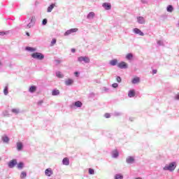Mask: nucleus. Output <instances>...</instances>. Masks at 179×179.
<instances>
[{"label":"nucleus","instance_id":"f257e3e1","mask_svg":"<svg viewBox=\"0 0 179 179\" xmlns=\"http://www.w3.org/2000/svg\"><path fill=\"white\" fill-rule=\"evenodd\" d=\"M177 167V165L176 164V162H171L169 165H166L163 170L164 171H174L176 170V168Z\"/></svg>","mask_w":179,"mask_h":179},{"label":"nucleus","instance_id":"f03ea898","mask_svg":"<svg viewBox=\"0 0 179 179\" xmlns=\"http://www.w3.org/2000/svg\"><path fill=\"white\" fill-rule=\"evenodd\" d=\"M31 57L34 58V59H38V61H43L44 59V55L43 53H40L38 52H34L31 55Z\"/></svg>","mask_w":179,"mask_h":179},{"label":"nucleus","instance_id":"7ed1b4c3","mask_svg":"<svg viewBox=\"0 0 179 179\" xmlns=\"http://www.w3.org/2000/svg\"><path fill=\"white\" fill-rule=\"evenodd\" d=\"M34 21L33 20V17H31L27 21H25V24L24 25V29H31L34 26Z\"/></svg>","mask_w":179,"mask_h":179},{"label":"nucleus","instance_id":"20e7f679","mask_svg":"<svg viewBox=\"0 0 179 179\" xmlns=\"http://www.w3.org/2000/svg\"><path fill=\"white\" fill-rule=\"evenodd\" d=\"M78 62H85V64H89V62H90V59L86 56H81L78 58Z\"/></svg>","mask_w":179,"mask_h":179},{"label":"nucleus","instance_id":"39448f33","mask_svg":"<svg viewBox=\"0 0 179 179\" xmlns=\"http://www.w3.org/2000/svg\"><path fill=\"white\" fill-rule=\"evenodd\" d=\"M117 68H120V69H127L128 68V64L125 62H121L117 64Z\"/></svg>","mask_w":179,"mask_h":179},{"label":"nucleus","instance_id":"423d86ee","mask_svg":"<svg viewBox=\"0 0 179 179\" xmlns=\"http://www.w3.org/2000/svg\"><path fill=\"white\" fill-rule=\"evenodd\" d=\"M126 163L127 164H134L135 163V157L129 156L126 158Z\"/></svg>","mask_w":179,"mask_h":179},{"label":"nucleus","instance_id":"0eeeda50","mask_svg":"<svg viewBox=\"0 0 179 179\" xmlns=\"http://www.w3.org/2000/svg\"><path fill=\"white\" fill-rule=\"evenodd\" d=\"M76 31H78V28L70 29L64 33V36H69L71 34H73V33H76Z\"/></svg>","mask_w":179,"mask_h":179},{"label":"nucleus","instance_id":"6e6552de","mask_svg":"<svg viewBox=\"0 0 179 179\" xmlns=\"http://www.w3.org/2000/svg\"><path fill=\"white\" fill-rule=\"evenodd\" d=\"M16 164H17V160L12 159L11 161H10L8 162V166L9 169H13V167H15V166H16Z\"/></svg>","mask_w":179,"mask_h":179},{"label":"nucleus","instance_id":"1a4fd4ad","mask_svg":"<svg viewBox=\"0 0 179 179\" xmlns=\"http://www.w3.org/2000/svg\"><path fill=\"white\" fill-rule=\"evenodd\" d=\"M73 83H75V80H73V79L72 78H69L67 80H65L64 81V84L66 86H72Z\"/></svg>","mask_w":179,"mask_h":179},{"label":"nucleus","instance_id":"9d476101","mask_svg":"<svg viewBox=\"0 0 179 179\" xmlns=\"http://www.w3.org/2000/svg\"><path fill=\"white\" fill-rule=\"evenodd\" d=\"M137 22L138 24H145V23H146V20H145V17L139 16L137 17Z\"/></svg>","mask_w":179,"mask_h":179},{"label":"nucleus","instance_id":"9b49d317","mask_svg":"<svg viewBox=\"0 0 179 179\" xmlns=\"http://www.w3.org/2000/svg\"><path fill=\"white\" fill-rule=\"evenodd\" d=\"M133 32L135 34H138V36H145V34L141 31V29H138V28H134L133 29Z\"/></svg>","mask_w":179,"mask_h":179},{"label":"nucleus","instance_id":"f8f14e48","mask_svg":"<svg viewBox=\"0 0 179 179\" xmlns=\"http://www.w3.org/2000/svg\"><path fill=\"white\" fill-rule=\"evenodd\" d=\"M94 16H96L94 12H90L87 15V19L88 20H93V19H94Z\"/></svg>","mask_w":179,"mask_h":179},{"label":"nucleus","instance_id":"ddd939ff","mask_svg":"<svg viewBox=\"0 0 179 179\" xmlns=\"http://www.w3.org/2000/svg\"><path fill=\"white\" fill-rule=\"evenodd\" d=\"M102 6L106 10H110L111 9V3H103Z\"/></svg>","mask_w":179,"mask_h":179},{"label":"nucleus","instance_id":"4468645a","mask_svg":"<svg viewBox=\"0 0 179 179\" xmlns=\"http://www.w3.org/2000/svg\"><path fill=\"white\" fill-rule=\"evenodd\" d=\"M45 174L47 177H51L52 174H53L52 170L50 168L45 169Z\"/></svg>","mask_w":179,"mask_h":179},{"label":"nucleus","instance_id":"2eb2a0df","mask_svg":"<svg viewBox=\"0 0 179 179\" xmlns=\"http://www.w3.org/2000/svg\"><path fill=\"white\" fill-rule=\"evenodd\" d=\"M17 150L20 152V150H23V143L17 142Z\"/></svg>","mask_w":179,"mask_h":179},{"label":"nucleus","instance_id":"dca6fc26","mask_svg":"<svg viewBox=\"0 0 179 179\" xmlns=\"http://www.w3.org/2000/svg\"><path fill=\"white\" fill-rule=\"evenodd\" d=\"M139 82H141V78L139 77H136V78H133L131 80V83L133 85H136V84L139 83Z\"/></svg>","mask_w":179,"mask_h":179},{"label":"nucleus","instance_id":"f3484780","mask_svg":"<svg viewBox=\"0 0 179 179\" xmlns=\"http://www.w3.org/2000/svg\"><path fill=\"white\" fill-rule=\"evenodd\" d=\"M54 8H55V3L50 4L47 9L48 13H50V12H52V9H54Z\"/></svg>","mask_w":179,"mask_h":179},{"label":"nucleus","instance_id":"a211bd4d","mask_svg":"<svg viewBox=\"0 0 179 179\" xmlns=\"http://www.w3.org/2000/svg\"><path fill=\"white\" fill-rule=\"evenodd\" d=\"M109 64L111 66H115V65H118V60H117V59H112L110 61Z\"/></svg>","mask_w":179,"mask_h":179},{"label":"nucleus","instance_id":"6ab92c4d","mask_svg":"<svg viewBox=\"0 0 179 179\" xmlns=\"http://www.w3.org/2000/svg\"><path fill=\"white\" fill-rule=\"evenodd\" d=\"M128 96L130 98L135 97V90H130L128 92Z\"/></svg>","mask_w":179,"mask_h":179},{"label":"nucleus","instance_id":"aec40b11","mask_svg":"<svg viewBox=\"0 0 179 179\" xmlns=\"http://www.w3.org/2000/svg\"><path fill=\"white\" fill-rule=\"evenodd\" d=\"M62 164H64V166H69V159H68V157L64 158L62 160Z\"/></svg>","mask_w":179,"mask_h":179},{"label":"nucleus","instance_id":"412c9836","mask_svg":"<svg viewBox=\"0 0 179 179\" xmlns=\"http://www.w3.org/2000/svg\"><path fill=\"white\" fill-rule=\"evenodd\" d=\"M118 156H120V153L118 152V151L114 150L112 152V157H113L114 159H117Z\"/></svg>","mask_w":179,"mask_h":179},{"label":"nucleus","instance_id":"4be33fe9","mask_svg":"<svg viewBox=\"0 0 179 179\" xmlns=\"http://www.w3.org/2000/svg\"><path fill=\"white\" fill-rule=\"evenodd\" d=\"M11 113H13V114H15V115H17V114H20V109H19V108H13L11 110Z\"/></svg>","mask_w":179,"mask_h":179},{"label":"nucleus","instance_id":"5701e85b","mask_svg":"<svg viewBox=\"0 0 179 179\" xmlns=\"http://www.w3.org/2000/svg\"><path fill=\"white\" fill-rule=\"evenodd\" d=\"M25 50L27 51H30L31 52H35L36 51V49L30 46L26 47Z\"/></svg>","mask_w":179,"mask_h":179},{"label":"nucleus","instance_id":"b1692460","mask_svg":"<svg viewBox=\"0 0 179 179\" xmlns=\"http://www.w3.org/2000/svg\"><path fill=\"white\" fill-rule=\"evenodd\" d=\"M36 90H37V87L34 85L31 86L29 89V92L30 93H34V92H36Z\"/></svg>","mask_w":179,"mask_h":179},{"label":"nucleus","instance_id":"393cba45","mask_svg":"<svg viewBox=\"0 0 179 179\" xmlns=\"http://www.w3.org/2000/svg\"><path fill=\"white\" fill-rule=\"evenodd\" d=\"M56 76L57 78H59V79H63L64 74L61 73V71H57L56 72Z\"/></svg>","mask_w":179,"mask_h":179},{"label":"nucleus","instance_id":"a878e982","mask_svg":"<svg viewBox=\"0 0 179 179\" xmlns=\"http://www.w3.org/2000/svg\"><path fill=\"white\" fill-rule=\"evenodd\" d=\"M2 141L4 143H9V137H8L7 136H4L2 137Z\"/></svg>","mask_w":179,"mask_h":179},{"label":"nucleus","instance_id":"bb28decb","mask_svg":"<svg viewBox=\"0 0 179 179\" xmlns=\"http://www.w3.org/2000/svg\"><path fill=\"white\" fill-rule=\"evenodd\" d=\"M74 106H75V107L80 108V107H82L83 103H82V102H80V101H77L74 102Z\"/></svg>","mask_w":179,"mask_h":179},{"label":"nucleus","instance_id":"cd10ccee","mask_svg":"<svg viewBox=\"0 0 179 179\" xmlns=\"http://www.w3.org/2000/svg\"><path fill=\"white\" fill-rule=\"evenodd\" d=\"M132 58H134V55H132V53H128L126 55V59H128V61H131V59H132Z\"/></svg>","mask_w":179,"mask_h":179},{"label":"nucleus","instance_id":"c85d7f7f","mask_svg":"<svg viewBox=\"0 0 179 179\" xmlns=\"http://www.w3.org/2000/svg\"><path fill=\"white\" fill-rule=\"evenodd\" d=\"M59 95V91L57 89H55L52 92V96H58Z\"/></svg>","mask_w":179,"mask_h":179},{"label":"nucleus","instance_id":"c756f323","mask_svg":"<svg viewBox=\"0 0 179 179\" xmlns=\"http://www.w3.org/2000/svg\"><path fill=\"white\" fill-rule=\"evenodd\" d=\"M114 179H124V176L120 173L115 174L114 176Z\"/></svg>","mask_w":179,"mask_h":179},{"label":"nucleus","instance_id":"7c9ffc66","mask_svg":"<svg viewBox=\"0 0 179 179\" xmlns=\"http://www.w3.org/2000/svg\"><path fill=\"white\" fill-rule=\"evenodd\" d=\"M157 45L158 47H164V42L163 41H157Z\"/></svg>","mask_w":179,"mask_h":179},{"label":"nucleus","instance_id":"2f4dec72","mask_svg":"<svg viewBox=\"0 0 179 179\" xmlns=\"http://www.w3.org/2000/svg\"><path fill=\"white\" fill-rule=\"evenodd\" d=\"M166 10H167V12L171 13V12H173V10H174V8L173 7V6L169 5L166 8Z\"/></svg>","mask_w":179,"mask_h":179},{"label":"nucleus","instance_id":"473e14b6","mask_svg":"<svg viewBox=\"0 0 179 179\" xmlns=\"http://www.w3.org/2000/svg\"><path fill=\"white\" fill-rule=\"evenodd\" d=\"M27 177V173L22 171L20 174V178H26Z\"/></svg>","mask_w":179,"mask_h":179},{"label":"nucleus","instance_id":"72a5a7b5","mask_svg":"<svg viewBox=\"0 0 179 179\" xmlns=\"http://www.w3.org/2000/svg\"><path fill=\"white\" fill-rule=\"evenodd\" d=\"M113 115L114 117H120V115H122V113L115 111L113 113Z\"/></svg>","mask_w":179,"mask_h":179},{"label":"nucleus","instance_id":"f704fd0d","mask_svg":"<svg viewBox=\"0 0 179 179\" xmlns=\"http://www.w3.org/2000/svg\"><path fill=\"white\" fill-rule=\"evenodd\" d=\"M24 166V164H23V162H20L17 164V169H19L20 170H22V169H23Z\"/></svg>","mask_w":179,"mask_h":179},{"label":"nucleus","instance_id":"c9c22d12","mask_svg":"<svg viewBox=\"0 0 179 179\" xmlns=\"http://www.w3.org/2000/svg\"><path fill=\"white\" fill-rule=\"evenodd\" d=\"M9 93V90L8 89V87H5L4 90H3V94L5 96H8Z\"/></svg>","mask_w":179,"mask_h":179},{"label":"nucleus","instance_id":"e433bc0d","mask_svg":"<svg viewBox=\"0 0 179 179\" xmlns=\"http://www.w3.org/2000/svg\"><path fill=\"white\" fill-rule=\"evenodd\" d=\"M89 174L93 176V174H94V169H92V168H90L89 170Z\"/></svg>","mask_w":179,"mask_h":179},{"label":"nucleus","instance_id":"4c0bfd02","mask_svg":"<svg viewBox=\"0 0 179 179\" xmlns=\"http://www.w3.org/2000/svg\"><path fill=\"white\" fill-rule=\"evenodd\" d=\"M56 43H57V39L53 38L51 41L50 46L52 47L54 45V44H56Z\"/></svg>","mask_w":179,"mask_h":179},{"label":"nucleus","instance_id":"58836bf2","mask_svg":"<svg viewBox=\"0 0 179 179\" xmlns=\"http://www.w3.org/2000/svg\"><path fill=\"white\" fill-rule=\"evenodd\" d=\"M48 22V20L46 18L43 19L42 21V25L45 26V24H47Z\"/></svg>","mask_w":179,"mask_h":179},{"label":"nucleus","instance_id":"ea45409f","mask_svg":"<svg viewBox=\"0 0 179 179\" xmlns=\"http://www.w3.org/2000/svg\"><path fill=\"white\" fill-rule=\"evenodd\" d=\"M116 80H117V82L118 83H121L122 79H121V77L117 76V77L116 78Z\"/></svg>","mask_w":179,"mask_h":179},{"label":"nucleus","instance_id":"a19ab883","mask_svg":"<svg viewBox=\"0 0 179 179\" xmlns=\"http://www.w3.org/2000/svg\"><path fill=\"white\" fill-rule=\"evenodd\" d=\"M112 87H113L114 89H117V87H118V83H113L112 85Z\"/></svg>","mask_w":179,"mask_h":179},{"label":"nucleus","instance_id":"79ce46f5","mask_svg":"<svg viewBox=\"0 0 179 179\" xmlns=\"http://www.w3.org/2000/svg\"><path fill=\"white\" fill-rule=\"evenodd\" d=\"M8 31H0V36H5L8 34Z\"/></svg>","mask_w":179,"mask_h":179},{"label":"nucleus","instance_id":"37998d69","mask_svg":"<svg viewBox=\"0 0 179 179\" xmlns=\"http://www.w3.org/2000/svg\"><path fill=\"white\" fill-rule=\"evenodd\" d=\"M104 117H105V118H110V117H111V115H110V113H106L104 115Z\"/></svg>","mask_w":179,"mask_h":179},{"label":"nucleus","instance_id":"c03bdc74","mask_svg":"<svg viewBox=\"0 0 179 179\" xmlns=\"http://www.w3.org/2000/svg\"><path fill=\"white\" fill-rule=\"evenodd\" d=\"M79 72L78 71H76V72H74V75H75V76L76 77V78H79Z\"/></svg>","mask_w":179,"mask_h":179},{"label":"nucleus","instance_id":"a18cd8bd","mask_svg":"<svg viewBox=\"0 0 179 179\" xmlns=\"http://www.w3.org/2000/svg\"><path fill=\"white\" fill-rule=\"evenodd\" d=\"M155 73H157V69H153L152 70V75H155Z\"/></svg>","mask_w":179,"mask_h":179},{"label":"nucleus","instance_id":"49530a36","mask_svg":"<svg viewBox=\"0 0 179 179\" xmlns=\"http://www.w3.org/2000/svg\"><path fill=\"white\" fill-rule=\"evenodd\" d=\"M43 103H44L43 101H39L38 102V106H41L43 104Z\"/></svg>","mask_w":179,"mask_h":179},{"label":"nucleus","instance_id":"de8ad7c7","mask_svg":"<svg viewBox=\"0 0 179 179\" xmlns=\"http://www.w3.org/2000/svg\"><path fill=\"white\" fill-rule=\"evenodd\" d=\"M141 3H148L146 0H141Z\"/></svg>","mask_w":179,"mask_h":179},{"label":"nucleus","instance_id":"09e8293b","mask_svg":"<svg viewBox=\"0 0 179 179\" xmlns=\"http://www.w3.org/2000/svg\"><path fill=\"white\" fill-rule=\"evenodd\" d=\"M175 99H176V100H178L179 99V94L176 95Z\"/></svg>","mask_w":179,"mask_h":179},{"label":"nucleus","instance_id":"8fccbe9b","mask_svg":"<svg viewBox=\"0 0 179 179\" xmlns=\"http://www.w3.org/2000/svg\"><path fill=\"white\" fill-rule=\"evenodd\" d=\"M76 52V50L75 48L71 49V52L74 53Z\"/></svg>","mask_w":179,"mask_h":179},{"label":"nucleus","instance_id":"3c124183","mask_svg":"<svg viewBox=\"0 0 179 179\" xmlns=\"http://www.w3.org/2000/svg\"><path fill=\"white\" fill-rule=\"evenodd\" d=\"M103 90H104V92H108L109 90H108V88H107V87H104V88H103Z\"/></svg>","mask_w":179,"mask_h":179},{"label":"nucleus","instance_id":"603ef678","mask_svg":"<svg viewBox=\"0 0 179 179\" xmlns=\"http://www.w3.org/2000/svg\"><path fill=\"white\" fill-rule=\"evenodd\" d=\"M26 35H27L28 37L30 36V34H29V32H27V33H26Z\"/></svg>","mask_w":179,"mask_h":179},{"label":"nucleus","instance_id":"864d4df0","mask_svg":"<svg viewBox=\"0 0 179 179\" xmlns=\"http://www.w3.org/2000/svg\"><path fill=\"white\" fill-rule=\"evenodd\" d=\"M0 65H1V62H0Z\"/></svg>","mask_w":179,"mask_h":179}]
</instances>
